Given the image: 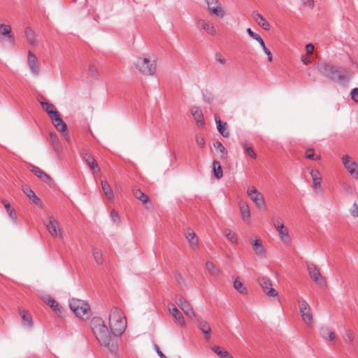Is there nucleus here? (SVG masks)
<instances>
[{
  "label": "nucleus",
  "mask_w": 358,
  "mask_h": 358,
  "mask_svg": "<svg viewBox=\"0 0 358 358\" xmlns=\"http://www.w3.org/2000/svg\"><path fill=\"white\" fill-rule=\"evenodd\" d=\"M319 71L334 82L346 83L350 78L349 71L342 66L330 63H324L319 67Z\"/></svg>",
  "instance_id": "1"
},
{
  "label": "nucleus",
  "mask_w": 358,
  "mask_h": 358,
  "mask_svg": "<svg viewBox=\"0 0 358 358\" xmlns=\"http://www.w3.org/2000/svg\"><path fill=\"white\" fill-rule=\"evenodd\" d=\"M109 326L115 336H120L127 327L126 318L121 309L113 307L109 315Z\"/></svg>",
  "instance_id": "2"
},
{
  "label": "nucleus",
  "mask_w": 358,
  "mask_h": 358,
  "mask_svg": "<svg viewBox=\"0 0 358 358\" xmlns=\"http://www.w3.org/2000/svg\"><path fill=\"white\" fill-rule=\"evenodd\" d=\"M91 328L99 343L109 347L110 336L104 321L100 317H94L91 321Z\"/></svg>",
  "instance_id": "3"
},
{
  "label": "nucleus",
  "mask_w": 358,
  "mask_h": 358,
  "mask_svg": "<svg viewBox=\"0 0 358 358\" xmlns=\"http://www.w3.org/2000/svg\"><path fill=\"white\" fill-rule=\"evenodd\" d=\"M134 65L140 73L145 76H153L156 72V61H151L147 57H137L134 62Z\"/></svg>",
  "instance_id": "4"
},
{
  "label": "nucleus",
  "mask_w": 358,
  "mask_h": 358,
  "mask_svg": "<svg viewBox=\"0 0 358 358\" xmlns=\"http://www.w3.org/2000/svg\"><path fill=\"white\" fill-rule=\"evenodd\" d=\"M69 306L71 310L78 317H88L90 315V306L84 301L72 299L69 301Z\"/></svg>",
  "instance_id": "5"
},
{
  "label": "nucleus",
  "mask_w": 358,
  "mask_h": 358,
  "mask_svg": "<svg viewBox=\"0 0 358 358\" xmlns=\"http://www.w3.org/2000/svg\"><path fill=\"white\" fill-rule=\"evenodd\" d=\"M45 224L52 237L62 238V229L59 222L53 216H50Z\"/></svg>",
  "instance_id": "6"
},
{
  "label": "nucleus",
  "mask_w": 358,
  "mask_h": 358,
  "mask_svg": "<svg viewBox=\"0 0 358 358\" xmlns=\"http://www.w3.org/2000/svg\"><path fill=\"white\" fill-rule=\"evenodd\" d=\"M299 308L303 320L308 324L312 323L313 316L309 304L304 299L299 301Z\"/></svg>",
  "instance_id": "7"
},
{
  "label": "nucleus",
  "mask_w": 358,
  "mask_h": 358,
  "mask_svg": "<svg viewBox=\"0 0 358 358\" xmlns=\"http://www.w3.org/2000/svg\"><path fill=\"white\" fill-rule=\"evenodd\" d=\"M258 282L262 288L264 292L269 297H275L278 296V292L272 287L271 280L266 277H260L258 278Z\"/></svg>",
  "instance_id": "8"
},
{
  "label": "nucleus",
  "mask_w": 358,
  "mask_h": 358,
  "mask_svg": "<svg viewBox=\"0 0 358 358\" xmlns=\"http://www.w3.org/2000/svg\"><path fill=\"white\" fill-rule=\"evenodd\" d=\"M196 25L197 28L204 30L210 36H215L217 33L213 23L207 19L197 17L196 19Z\"/></svg>",
  "instance_id": "9"
},
{
  "label": "nucleus",
  "mask_w": 358,
  "mask_h": 358,
  "mask_svg": "<svg viewBox=\"0 0 358 358\" xmlns=\"http://www.w3.org/2000/svg\"><path fill=\"white\" fill-rule=\"evenodd\" d=\"M308 270L310 278L320 285V286H324L326 285V280L324 277L322 276L319 268L314 264H308Z\"/></svg>",
  "instance_id": "10"
},
{
  "label": "nucleus",
  "mask_w": 358,
  "mask_h": 358,
  "mask_svg": "<svg viewBox=\"0 0 358 358\" xmlns=\"http://www.w3.org/2000/svg\"><path fill=\"white\" fill-rule=\"evenodd\" d=\"M343 164L348 173L355 178L358 179V166L355 162L348 155H344L342 158Z\"/></svg>",
  "instance_id": "11"
},
{
  "label": "nucleus",
  "mask_w": 358,
  "mask_h": 358,
  "mask_svg": "<svg viewBox=\"0 0 358 358\" xmlns=\"http://www.w3.org/2000/svg\"><path fill=\"white\" fill-rule=\"evenodd\" d=\"M248 195L256 204L258 208L265 206V201L264 196L255 187H251L247 191Z\"/></svg>",
  "instance_id": "12"
},
{
  "label": "nucleus",
  "mask_w": 358,
  "mask_h": 358,
  "mask_svg": "<svg viewBox=\"0 0 358 358\" xmlns=\"http://www.w3.org/2000/svg\"><path fill=\"white\" fill-rule=\"evenodd\" d=\"M208 4V10L211 14L215 15L217 17H223L224 15V10L221 7L217 0H205Z\"/></svg>",
  "instance_id": "13"
},
{
  "label": "nucleus",
  "mask_w": 358,
  "mask_h": 358,
  "mask_svg": "<svg viewBox=\"0 0 358 358\" xmlns=\"http://www.w3.org/2000/svg\"><path fill=\"white\" fill-rule=\"evenodd\" d=\"M310 174L313 180L311 187L315 193H317L321 189L322 182L321 174L317 169H311Z\"/></svg>",
  "instance_id": "14"
},
{
  "label": "nucleus",
  "mask_w": 358,
  "mask_h": 358,
  "mask_svg": "<svg viewBox=\"0 0 358 358\" xmlns=\"http://www.w3.org/2000/svg\"><path fill=\"white\" fill-rule=\"evenodd\" d=\"M178 306L184 312L186 316L191 319L195 318L196 315L192 308L191 305L183 298L180 297L176 301Z\"/></svg>",
  "instance_id": "15"
},
{
  "label": "nucleus",
  "mask_w": 358,
  "mask_h": 358,
  "mask_svg": "<svg viewBox=\"0 0 358 358\" xmlns=\"http://www.w3.org/2000/svg\"><path fill=\"white\" fill-rule=\"evenodd\" d=\"M31 171L34 173L40 180L43 182L50 185L52 182L51 177L48 175L45 172L41 170L39 167L36 166H31Z\"/></svg>",
  "instance_id": "16"
},
{
  "label": "nucleus",
  "mask_w": 358,
  "mask_h": 358,
  "mask_svg": "<svg viewBox=\"0 0 358 358\" xmlns=\"http://www.w3.org/2000/svg\"><path fill=\"white\" fill-rule=\"evenodd\" d=\"M28 65L34 74L38 75L39 73L38 59L31 51L28 52Z\"/></svg>",
  "instance_id": "17"
},
{
  "label": "nucleus",
  "mask_w": 358,
  "mask_h": 358,
  "mask_svg": "<svg viewBox=\"0 0 358 358\" xmlns=\"http://www.w3.org/2000/svg\"><path fill=\"white\" fill-rule=\"evenodd\" d=\"M169 310L175 318L176 321L182 327L185 325V322L182 313L176 308V306L171 303L169 305Z\"/></svg>",
  "instance_id": "18"
},
{
  "label": "nucleus",
  "mask_w": 358,
  "mask_h": 358,
  "mask_svg": "<svg viewBox=\"0 0 358 358\" xmlns=\"http://www.w3.org/2000/svg\"><path fill=\"white\" fill-rule=\"evenodd\" d=\"M254 20L260 26L262 29L266 31L270 29V24L268 21L258 12L254 11L252 14Z\"/></svg>",
  "instance_id": "19"
},
{
  "label": "nucleus",
  "mask_w": 358,
  "mask_h": 358,
  "mask_svg": "<svg viewBox=\"0 0 358 358\" xmlns=\"http://www.w3.org/2000/svg\"><path fill=\"white\" fill-rule=\"evenodd\" d=\"M40 103L43 110L48 113L50 119L57 116L59 114L58 111L56 110V108L53 104L45 101H41Z\"/></svg>",
  "instance_id": "20"
},
{
  "label": "nucleus",
  "mask_w": 358,
  "mask_h": 358,
  "mask_svg": "<svg viewBox=\"0 0 358 358\" xmlns=\"http://www.w3.org/2000/svg\"><path fill=\"white\" fill-rule=\"evenodd\" d=\"M43 301L48 305L56 314H62V308L53 298L50 296L43 297Z\"/></svg>",
  "instance_id": "21"
},
{
  "label": "nucleus",
  "mask_w": 358,
  "mask_h": 358,
  "mask_svg": "<svg viewBox=\"0 0 358 358\" xmlns=\"http://www.w3.org/2000/svg\"><path fill=\"white\" fill-rule=\"evenodd\" d=\"M191 113L194 117V119L196 122L197 126L199 127H203L204 124V120L202 110L199 108L194 106L192 108Z\"/></svg>",
  "instance_id": "22"
},
{
  "label": "nucleus",
  "mask_w": 358,
  "mask_h": 358,
  "mask_svg": "<svg viewBox=\"0 0 358 358\" xmlns=\"http://www.w3.org/2000/svg\"><path fill=\"white\" fill-rule=\"evenodd\" d=\"M51 120L58 131L63 133L67 130V125L61 118L59 113L52 117Z\"/></svg>",
  "instance_id": "23"
},
{
  "label": "nucleus",
  "mask_w": 358,
  "mask_h": 358,
  "mask_svg": "<svg viewBox=\"0 0 358 358\" xmlns=\"http://www.w3.org/2000/svg\"><path fill=\"white\" fill-rule=\"evenodd\" d=\"M276 230L278 232L280 238L282 242L285 243H289L291 242L288 229L284 224L278 226V229Z\"/></svg>",
  "instance_id": "24"
},
{
  "label": "nucleus",
  "mask_w": 358,
  "mask_h": 358,
  "mask_svg": "<svg viewBox=\"0 0 358 358\" xmlns=\"http://www.w3.org/2000/svg\"><path fill=\"white\" fill-rule=\"evenodd\" d=\"M83 159L90 166V169L92 171H99L100 169L98 166V164L96 163L95 159L89 153H85L83 156Z\"/></svg>",
  "instance_id": "25"
},
{
  "label": "nucleus",
  "mask_w": 358,
  "mask_h": 358,
  "mask_svg": "<svg viewBox=\"0 0 358 358\" xmlns=\"http://www.w3.org/2000/svg\"><path fill=\"white\" fill-rule=\"evenodd\" d=\"M20 315L22 320V324L28 328H31L34 324L31 315L25 310H20Z\"/></svg>",
  "instance_id": "26"
},
{
  "label": "nucleus",
  "mask_w": 358,
  "mask_h": 358,
  "mask_svg": "<svg viewBox=\"0 0 358 358\" xmlns=\"http://www.w3.org/2000/svg\"><path fill=\"white\" fill-rule=\"evenodd\" d=\"M199 329L204 334L206 340L210 337L211 328L207 321L202 320L198 322Z\"/></svg>",
  "instance_id": "27"
},
{
  "label": "nucleus",
  "mask_w": 358,
  "mask_h": 358,
  "mask_svg": "<svg viewBox=\"0 0 358 358\" xmlns=\"http://www.w3.org/2000/svg\"><path fill=\"white\" fill-rule=\"evenodd\" d=\"M102 191L105 195V196L108 200H113L114 199L113 192L111 189L110 185L108 183V182L105 180H102L101 182Z\"/></svg>",
  "instance_id": "28"
},
{
  "label": "nucleus",
  "mask_w": 358,
  "mask_h": 358,
  "mask_svg": "<svg viewBox=\"0 0 358 358\" xmlns=\"http://www.w3.org/2000/svg\"><path fill=\"white\" fill-rule=\"evenodd\" d=\"M252 245L253 246V249H254L255 253L258 256L264 257L265 255L266 251L262 245V243L261 240L257 239V240L254 241L252 243Z\"/></svg>",
  "instance_id": "29"
},
{
  "label": "nucleus",
  "mask_w": 358,
  "mask_h": 358,
  "mask_svg": "<svg viewBox=\"0 0 358 358\" xmlns=\"http://www.w3.org/2000/svg\"><path fill=\"white\" fill-rule=\"evenodd\" d=\"M0 34L1 36L7 37L10 41H14V37L11 34L10 25L0 24Z\"/></svg>",
  "instance_id": "30"
},
{
  "label": "nucleus",
  "mask_w": 358,
  "mask_h": 358,
  "mask_svg": "<svg viewBox=\"0 0 358 358\" xmlns=\"http://www.w3.org/2000/svg\"><path fill=\"white\" fill-rule=\"evenodd\" d=\"M25 36L28 43L32 45H36L38 43L35 32L30 28L25 29Z\"/></svg>",
  "instance_id": "31"
},
{
  "label": "nucleus",
  "mask_w": 358,
  "mask_h": 358,
  "mask_svg": "<svg viewBox=\"0 0 358 358\" xmlns=\"http://www.w3.org/2000/svg\"><path fill=\"white\" fill-rule=\"evenodd\" d=\"M215 122L217 124V128L219 132L224 136L228 137L229 136V132L227 129V124L226 122L222 123L221 120L215 117Z\"/></svg>",
  "instance_id": "32"
},
{
  "label": "nucleus",
  "mask_w": 358,
  "mask_h": 358,
  "mask_svg": "<svg viewBox=\"0 0 358 358\" xmlns=\"http://www.w3.org/2000/svg\"><path fill=\"white\" fill-rule=\"evenodd\" d=\"M1 203L3 204L10 219H12L13 221L16 222L17 215H16L15 209L13 208H12L10 204L5 199H2Z\"/></svg>",
  "instance_id": "33"
},
{
  "label": "nucleus",
  "mask_w": 358,
  "mask_h": 358,
  "mask_svg": "<svg viewBox=\"0 0 358 358\" xmlns=\"http://www.w3.org/2000/svg\"><path fill=\"white\" fill-rule=\"evenodd\" d=\"M320 335L325 340L334 341L336 339L334 332L328 328H322L320 330Z\"/></svg>",
  "instance_id": "34"
},
{
  "label": "nucleus",
  "mask_w": 358,
  "mask_h": 358,
  "mask_svg": "<svg viewBox=\"0 0 358 358\" xmlns=\"http://www.w3.org/2000/svg\"><path fill=\"white\" fill-rule=\"evenodd\" d=\"M133 194L135 198L140 200L143 203H147L149 201V197L139 189H133Z\"/></svg>",
  "instance_id": "35"
},
{
  "label": "nucleus",
  "mask_w": 358,
  "mask_h": 358,
  "mask_svg": "<svg viewBox=\"0 0 358 358\" xmlns=\"http://www.w3.org/2000/svg\"><path fill=\"white\" fill-rule=\"evenodd\" d=\"M213 169L215 177L217 179H220L223 176L222 169L220 163L216 160H214L213 163Z\"/></svg>",
  "instance_id": "36"
},
{
  "label": "nucleus",
  "mask_w": 358,
  "mask_h": 358,
  "mask_svg": "<svg viewBox=\"0 0 358 358\" xmlns=\"http://www.w3.org/2000/svg\"><path fill=\"white\" fill-rule=\"evenodd\" d=\"M213 351L216 353L220 358H234L227 351L222 349L219 346H213Z\"/></svg>",
  "instance_id": "37"
},
{
  "label": "nucleus",
  "mask_w": 358,
  "mask_h": 358,
  "mask_svg": "<svg viewBox=\"0 0 358 358\" xmlns=\"http://www.w3.org/2000/svg\"><path fill=\"white\" fill-rule=\"evenodd\" d=\"M206 267L208 273L213 276H218L220 273V269L213 262H207Z\"/></svg>",
  "instance_id": "38"
},
{
  "label": "nucleus",
  "mask_w": 358,
  "mask_h": 358,
  "mask_svg": "<svg viewBox=\"0 0 358 358\" xmlns=\"http://www.w3.org/2000/svg\"><path fill=\"white\" fill-rule=\"evenodd\" d=\"M242 147L245 155L250 156L254 159L257 158V154L255 153V150L247 142L243 143Z\"/></svg>",
  "instance_id": "39"
},
{
  "label": "nucleus",
  "mask_w": 358,
  "mask_h": 358,
  "mask_svg": "<svg viewBox=\"0 0 358 358\" xmlns=\"http://www.w3.org/2000/svg\"><path fill=\"white\" fill-rule=\"evenodd\" d=\"M242 218L245 222L248 221L250 217V210L247 204H243L240 207Z\"/></svg>",
  "instance_id": "40"
},
{
  "label": "nucleus",
  "mask_w": 358,
  "mask_h": 358,
  "mask_svg": "<svg viewBox=\"0 0 358 358\" xmlns=\"http://www.w3.org/2000/svg\"><path fill=\"white\" fill-rule=\"evenodd\" d=\"M234 288L239 292L240 294L246 295L248 294L247 289L243 286V284L238 280L236 279L234 282Z\"/></svg>",
  "instance_id": "41"
},
{
  "label": "nucleus",
  "mask_w": 358,
  "mask_h": 358,
  "mask_svg": "<svg viewBox=\"0 0 358 358\" xmlns=\"http://www.w3.org/2000/svg\"><path fill=\"white\" fill-rule=\"evenodd\" d=\"M186 238L189 243L191 247L196 248L198 245V241L196 238L195 234L194 232H189L186 234Z\"/></svg>",
  "instance_id": "42"
},
{
  "label": "nucleus",
  "mask_w": 358,
  "mask_h": 358,
  "mask_svg": "<svg viewBox=\"0 0 358 358\" xmlns=\"http://www.w3.org/2000/svg\"><path fill=\"white\" fill-rule=\"evenodd\" d=\"M215 148L221 153L220 158L225 159L227 157V152L226 148L220 141H217L214 143Z\"/></svg>",
  "instance_id": "43"
},
{
  "label": "nucleus",
  "mask_w": 358,
  "mask_h": 358,
  "mask_svg": "<svg viewBox=\"0 0 358 358\" xmlns=\"http://www.w3.org/2000/svg\"><path fill=\"white\" fill-rule=\"evenodd\" d=\"M224 235L232 243L236 244L238 242L237 236L235 232L232 231L230 229H226L224 231Z\"/></svg>",
  "instance_id": "44"
},
{
  "label": "nucleus",
  "mask_w": 358,
  "mask_h": 358,
  "mask_svg": "<svg viewBox=\"0 0 358 358\" xmlns=\"http://www.w3.org/2000/svg\"><path fill=\"white\" fill-rule=\"evenodd\" d=\"M305 156L307 159L317 161L321 159L320 155H315L314 153V150L312 148H308L305 153Z\"/></svg>",
  "instance_id": "45"
},
{
  "label": "nucleus",
  "mask_w": 358,
  "mask_h": 358,
  "mask_svg": "<svg viewBox=\"0 0 358 358\" xmlns=\"http://www.w3.org/2000/svg\"><path fill=\"white\" fill-rule=\"evenodd\" d=\"M92 255H93L94 259H95V261L96 262L97 264H102V262H103L102 253L100 250H99L97 248L94 249Z\"/></svg>",
  "instance_id": "46"
},
{
  "label": "nucleus",
  "mask_w": 358,
  "mask_h": 358,
  "mask_svg": "<svg viewBox=\"0 0 358 358\" xmlns=\"http://www.w3.org/2000/svg\"><path fill=\"white\" fill-rule=\"evenodd\" d=\"M215 59L217 62H219L221 64H225L227 62V59L223 56V55L220 52H217L215 55Z\"/></svg>",
  "instance_id": "47"
},
{
  "label": "nucleus",
  "mask_w": 358,
  "mask_h": 358,
  "mask_svg": "<svg viewBox=\"0 0 358 358\" xmlns=\"http://www.w3.org/2000/svg\"><path fill=\"white\" fill-rule=\"evenodd\" d=\"M50 139H51V142H52V144L54 146V148L55 149H57L59 147V141L57 138V136L54 134H50Z\"/></svg>",
  "instance_id": "48"
},
{
  "label": "nucleus",
  "mask_w": 358,
  "mask_h": 358,
  "mask_svg": "<svg viewBox=\"0 0 358 358\" xmlns=\"http://www.w3.org/2000/svg\"><path fill=\"white\" fill-rule=\"evenodd\" d=\"M89 73L92 77H97L99 76V71L96 67L92 64L89 66Z\"/></svg>",
  "instance_id": "49"
},
{
  "label": "nucleus",
  "mask_w": 358,
  "mask_h": 358,
  "mask_svg": "<svg viewBox=\"0 0 358 358\" xmlns=\"http://www.w3.org/2000/svg\"><path fill=\"white\" fill-rule=\"evenodd\" d=\"M110 217H111L113 222L117 223V224L120 223V219L118 213L116 210H111Z\"/></svg>",
  "instance_id": "50"
},
{
  "label": "nucleus",
  "mask_w": 358,
  "mask_h": 358,
  "mask_svg": "<svg viewBox=\"0 0 358 358\" xmlns=\"http://www.w3.org/2000/svg\"><path fill=\"white\" fill-rule=\"evenodd\" d=\"M247 32L250 37H252L253 39L256 40L257 41L261 40L262 37L259 34L255 33L250 28H248L247 29Z\"/></svg>",
  "instance_id": "51"
},
{
  "label": "nucleus",
  "mask_w": 358,
  "mask_h": 358,
  "mask_svg": "<svg viewBox=\"0 0 358 358\" xmlns=\"http://www.w3.org/2000/svg\"><path fill=\"white\" fill-rule=\"evenodd\" d=\"M196 142L197 145L201 148H203L205 145V140L203 137L200 135L196 136Z\"/></svg>",
  "instance_id": "52"
},
{
  "label": "nucleus",
  "mask_w": 358,
  "mask_h": 358,
  "mask_svg": "<svg viewBox=\"0 0 358 358\" xmlns=\"http://www.w3.org/2000/svg\"><path fill=\"white\" fill-rule=\"evenodd\" d=\"M350 213L354 217H358V206L356 203H354L351 209Z\"/></svg>",
  "instance_id": "53"
},
{
  "label": "nucleus",
  "mask_w": 358,
  "mask_h": 358,
  "mask_svg": "<svg viewBox=\"0 0 358 358\" xmlns=\"http://www.w3.org/2000/svg\"><path fill=\"white\" fill-rule=\"evenodd\" d=\"M22 191L28 198L33 196L34 194H35L31 189L27 186L23 187Z\"/></svg>",
  "instance_id": "54"
},
{
  "label": "nucleus",
  "mask_w": 358,
  "mask_h": 358,
  "mask_svg": "<svg viewBox=\"0 0 358 358\" xmlns=\"http://www.w3.org/2000/svg\"><path fill=\"white\" fill-rule=\"evenodd\" d=\"M351 97L352 99L355 102L358 103V88H354L351 91Z\"/></svg>",
  "instance_id": "55"
},
{
  "label": "nucleus",
  "mask_w": 358,
  "mask_h": 358,
  "mask_svg": "<svg viewBox=\"0 0 358 358\" xmlns=\"http://www.w3.org/2000/svg\"><path fill=\"white\" fill-rule=\"evenodd\" d=\"M33 203L35 205H39L41 203V201L39 198L36 195V194H34L33 196L29 198Z\"/></svg>",
  "instance_id": "56"
},
{
  "label": "nucleus",
  "mask_w": 358,
  "mask_h": 358,
  "mask_svg": "<svg viewBox=\"0 0 358 358\" xmlns=\"http://www.w3.org/2000/svg\"><path fill=\"white\" fill-rule=\"evenodd\" d=\"M33 203L35 205H39L41 203V201L39 198L36 195V194H34L33 196L29 198Z\"/></svg>",
  "instance_id": "57"
},
{
  "label": "nucleus",
  "mask_w": 358,
  "mask_h": 358,
  "mask_svg": "<svg viewBox=\"0 0 358 358\" xmlns=\"http://www.w3.org/2000/svg\"><path fill=\"white\" fill-rule=\"evenodd\" d=\"M306 50L307 53L312 54L314 51V45L312 43H308L306 45Z\"/></svg>",
  "instance_id": "58"
},
{
  "label": "nucleus",
  "mask_w": 358,
  "mask_h": 358,
  "mask_svg": "<svg viewBox=\"0 0 358 358\" xmlns=\"http://www.w3.org/2000/svg\"><path fill=\"white\" fill-rule=\"evenodd\" d=\"M263 50L265 52V54L268 56V61L270 62H272L273 57H272L271 52L268 48H265Z\"/></svg>",
  "instance_id": "59"
},
{
  "label": "nucleus",
  "mask_w": 358,
  "mask_h": 358,
  "mask_svg": "<svg viewBox=\"0 0 358 358\" xmlns=\"http://www.w3.org/2000/svg\"><path fill=\"white\" fill-rule=\"evenodd\" d=\"M301 61L304 64H308L310 63V60L308 55H304L301 56Z\"/></svg>",
  "instance_id": "60"
},
{
  "label": "nucleus",
  "mask_w": 358,
  "mask_h": 358,
  "mask_svg": "<svg viewBox=\"0 0 358 358\" xmlns=\"http://www.w3.org/2000/svg\"><path fill=\"white\" fill-rule=\"evenodd\" d=\"M155 349L157 352V353L158 354V355L161 357V358H167L164 354L163 352L159 350V347L157 345H155Z\"/></svg>",
  "instance_id": "61"
},
{
  "label": "nucleus",
  "mask_w": 358,
  "mask_h": 358,
  "mask_svg": "<svg viewBox=\"0 0 358 358\" xmlns=\"http://www.w3.org/2000/svg\"><path fill=\"white\" fill-rule=\"evenodd\" d=\"M303 3L308 6L309 8H313L314 7L313 0H304Z\"/></svg>",
  "instance_id": "62"
},
{
  "label": "nucleus",
  "mask_w": 358,
  "mask_h": 358,
  "mask_svg": "<svg viewBox=\"0 0 358 358\" xmlns=\"http://www.w3.org/2000/svg\"><path fill=\"white\" fill-rule=\"evenodd\" d=\"M62 134H63V136H64V138L66 139V141L67 142H70L71 138H70L69 133L67 132V130L65 132H63Z\"/></svg>",
  "instance_id": "63"
},
{
  "label": "nucleus",
  "mask_w": 358,
  "mask_h": 358,
  "mask_svg": "<svg viewBox=\"0 0 358 358\" xmlns=\"http://www.w3.org/2000/svg\"><path fill=\"white\" fill-rule=\"evenodd\" d=\"M258 42L261 45L263 50H264L265 48H267L264 43V41H263V39L262 38H261V40L258 41Z\"/></svg>",
  "instance_id": "64"
}]
</instances>
